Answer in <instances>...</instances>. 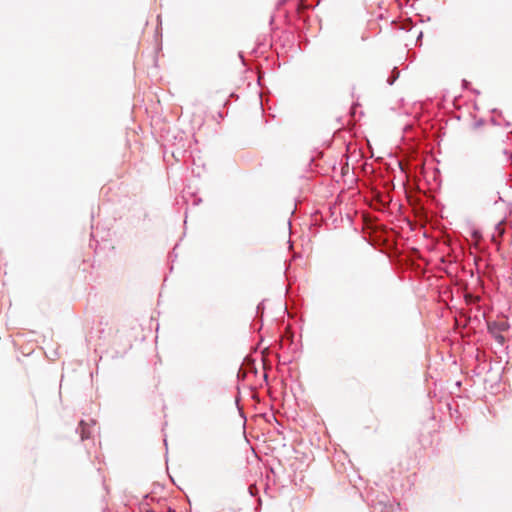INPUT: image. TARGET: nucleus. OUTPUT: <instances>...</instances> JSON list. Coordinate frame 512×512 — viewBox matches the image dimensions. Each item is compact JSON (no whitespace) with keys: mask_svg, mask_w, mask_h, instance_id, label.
<instances>
[{"mask_svg":"<svg viewBox=\"0 0 512 512\" xmlns=\"http://www.w3.org/2000/svg\"><path fill=\"white\" fill-rule=\"evenodd\" d=\"M367 498L375 512H400L399 504L391 501L385 494L379 496L370 492Z\"/></svg>","mask_w":512,"mask_h":512,"instance_id":"nucleus-1","label":"nucleus"},{"mask_svg":"<svg viewBox=\"0 0 512 512\" xmlns=\"http://www.w3.org/2000/svg\"><path fill=\"white\" fill-rule=\"evenodd\" d=\"M510 323L507 319L491 321L487 323L488 332L504 333L510 329Z\"/></svg>","mask_w":512,"mask_h":512,"instance_id":"nucleus-2","label":"nucleus"},{"mask_svg":"<svg viewBox=\"0 0 512 512\" xmlns=\"http://www.w3.org/2000/svg\"><path fill=\"white\" fill-rule=\"evenodd\" d=\"M95 425L94 420H90V423L85 422L84 420H81L77 432L80 433L81 440H86L92 437L93 434V427Z\"/></svg>","mask_w":512,"mask_h":512,"instance_id":"nucleus-3","label":"nucleus"},{"mask_svg":"<svg viewBox=\"0 0 512 512\" xmlns=\"http://www.w3.org/2000/svg\"><path fill=\"white\" fill-rule=\"evenodd\" d=\"M492 337L493 339L501 346H504L505 343H506V338L505 336L503 335V333H499V332H488Z\"/></svg>","mask_w":512,"mask_h":512,"instance_id":"nucleus-4","label":"nucleus"},{"mask_svg":"<svg viewBox=\"0 0 512 512\" xmlns=\"http://www.w3.org/2000/svg\"><path fill=\"white\" fill-rule=\"evenodd\" d=\"M397 77H398V74H397V75H395V76H393V77H389V78L387 79V83H388L389 85H393V83L396 81Z\"/></svg>","mask_w":512,"mask_h":512,"instance_id":"nucleus-5","label":"nucleus"},{"mask_svg":"<svg viewBox=\"0 0 512 512\" xmlns=\"http://www.w3.org/2000/svg\"><path fill=\"white\" fill-rule=\"evenodd\" d=\"M397 77H398V74H397V75H395V76H393V77H389V78L387 79V83H388L389 85H393V83L396 81Z\"/></svg>","mask_w":512,"mask_h":512,"instance_id":"nucleus-6","label":"nucleus"}]
</instances>
